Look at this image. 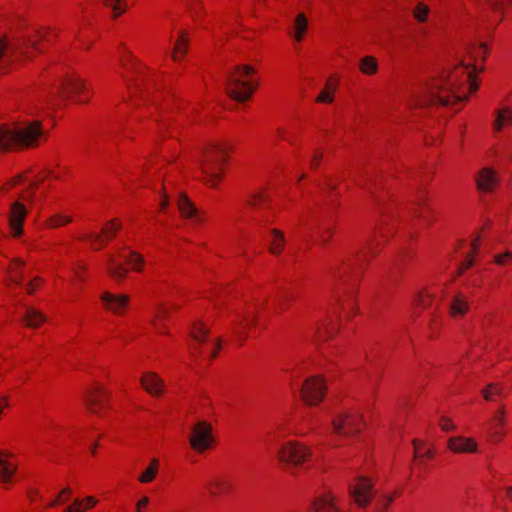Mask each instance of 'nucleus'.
<instances>
[{
  "label": "nucleus",
  "instance_id": "f257e3e1",
  "mask_svg": "<svg viewBox=\"0 0 512 512\" xmlns=\"http://www.w3.org/2000/svg\"><path fill=\"white\" fill-rule=\"evenodd\" d=\"M486 53L487 48L484 43L469 46L467 48L469 61L462 60L461 64L453 70L424 84L413 94L415 105L447 106L466 100L468 96L461 90L466 84L469 85L470 92L478 89V84L474 81V73L478 70L476 61L484 60Z\"/></svg>",
  "mask_w": 512,
  "mask_h": 512
},
{
  "label": "nucleus",
  "instance_id": "f03ea898",
  "mask_svg": "<svg viewBox=\"0 0 512 512\" xmlns=\"http://www.w3.org/2000/svg\"><path fill=\"white\" fill-rule=\"evenodd\" d=\"M43 135L41 123L33 121L25 124L0 126V151H9L17 147L37 145Z\"/></svg>",
  "mask_w": 512,
  "mask_h": 512
},
{
  "label": "nucleus",
  "instance_id": "7ed1b4c3",
  "mask_svg": "<svg viewBox=\"0 0 512 512\" xmlns=\"http://www.w3.org/2000/svg\"><path fill=\"white\" fill-rule=\"evenodd\" d=\"M254 72L255 70L248 65H239L233 71L228 72L225 85L227 93L232 99L244 102L251 97L257 83L245 80V78Z\"/></svg>",
  "mask_w": 512,
  "mask_h": 512
},
{
  "label": "nucleus",
  "instance_id": "20e7f679",
  "mask_svg": "<svg viewBox=\"0 0 512 512\" xmlns=\"http://www.w3.org/2000/svg\"><path fill=\"white\" fill-rule=\"evenodd\" d=\"M227 148L222 144H216L203 152L199 160L201 172L206 184L217 187L222 179V163L226 160Z\"/></svg>",
  "mask_w": 512,
  "mask_h": 512
},
{
  "label": "nucleus",
  "instance_id": "39448f33",
  "mask_svg": "<svg viewBox=\"0 0 512 512\" xmlns=\"http://www.w3.org/2000/svg\"><path fill=\"white\" fill-rule=\"evenodd\" d=\"M33 48L41 52V48L38 46L37 41L32 38L16 40L8 42L6 39H0V61L8 63L14 58L28 57L27 49Z\"/></svg>",
  "mask_w": 512,
  "mask_h": 512
},
{
  "label": "nucleus",
  "instance_id": "423d86ee",
  "mask_svg": "<svg viewBox=\"0 0 512 512\" xmlns=\"http://www.w3.org/2000/svg\"><path fill=\"white\" fill-rule=\"evenodd\" d=\"M333 433L341 437H349L361 430L362 416L355 412H342L331 421Z\"/></svg>",
  "mask_w": 512,
  "mask_h": 512
},
{
  "label": "nucleus",
  "instance_id": "0eeeda50",
  "mask_svg": "<svg viewBox=\"0 0 512 512\" xmlns=\"http://www.w3.org/2000/svg\"><path fill=\"white\" fill-rule=\"evenodd\" d=\"M311 456L310 449L298 442H287L279 450V459L287 466H299Z\"/></svg>",
  "mask_w": 512,
  "mask_h": 512
},
{
  "label": "nucleus",
  "instance_id": "6e6552de",
  "mask_svg": "<svg viewBox=\"0 0 512 512\" xmlns=\"http://www.w3.org/2000/svg\"><path fill=\"white\" fill-rule=\"evenodd\" d=\"M213 441L214 438L210 423L199 421L192 427L190 445L195 451L199 453L204 452L212 446Z\"/></svg>",
  "mask_w": 512,
  "mask_h": 512
},
{
  "label": "nucleus",
  "instance_id": "1a4fd4ad",
  "mask_svg": "<svg viewBox=\"0 0 512 512\" xmlns=\"http://www.w3.org/2000/svg\"><path fill=\"white\" fill-rule=\"evenodd\" d=\"M325 390V383L320 377H310L301 387V397L307 404L315 405L323 400Z\"/></svg>",
  "mask_w": 512,
  "mask_h": 512
},
{
  "label": "nucleus",
  "instance_id": "9d476101",
  "mask_svg": "<svg viewBox=\"0 0 512 512\" xmlns=\"http://www.w3.org/2000/svg\"><path fill=\"white\" fill-rule=\"evenodd\" d=\"M349 493L359 507H366L373 497V487L369 479L359 477L356 484L349 486Z\"/></svg>",
  "mask_w": 512,
  "mask_h": 512
},
{
  "label": "nucleus",
  "instance_id": "9b49d317",
  "mask_svg": "<svg viewBox=\"0 0 512 512\" xmlns=\"http://www.w3.org/2000/svg\"><path fill=\"white\" fill-rule=\"evenodd\" d=\"M413 18L419 24L417 28V33L420 37L427 38L431 33V28L434 27V24L430 18V7L426 5L424 2H417L416 5L412 8Z\"/></svg>",
  "mask_w": 512,
  "mask_h": 512
},
{
  "label": "nucleus",
  "instance_id": "f8f14e48",
  "mask_svg": "<svg viewBox=\"0 0 512 512\" xmlns=\"http://www.w3.org/2000/svg\"><path fill=\"white\" fill-rule=\"evenodd\" d=\"M377 243L373 240L367 244V247L363 249H353L348 255L342 260V265L344 266V271L352 269L356 264H361L365 261L369 256H374L377 254L376 250Z\"/></svg>",
  "mask_w": 512,
  "mask_h": 512
},
{
  "label": "nucleus",
  "instance_id": "ddd939ff",
  "mask_svg": "<svg viewBox=\"0 0 512 512\" xmlns=\"http://www.w3.org/2000/svg\"><path fill=\"white\" fill-rule=\"evenodd\" d=\"M447 447L450 451L457 454L478 452V443L475 439L462 435L450 437Z\"/></svg>",
  "mask_w": 512,
  "mask_h": 512
},
{
  "label": "nucleus",
  "instance_id": "4468645a",
  "mask_svg": "<svg viewBox=\"0 0 512 512\" xmlns=\"http://www.w3.org/2000/svg\"><path fill=\"white\" fill-rule=\"evenodd\" d=\"M84 90H87V87L81 79L69 77L62 81L55 94L57 97L66 100L70 98L71 94H79Z\"/></svg>",
  "mask_w": 512,
  "mask_h": 512
},
{
  "label": "nucleus",
  "instance_id": "2eb2a0df",
  "mask_svg": "<svg viewBox=\"0 0 512 512\" xmlns=\"http://www.w3.org/2000/svg\"><path fill=\"white\" fill-rule=\"evenodd\" d=\"M121 228V223L117 222L116 220L107 222L105 227L103 228L101 234L97 233H89L85 236V239L90 241L92 244H99V247H96V249H100L103 247V240L112 239L116 233Z\"/></svg>",
  "mask_w": 512,
  "mask_h": 512
},
{
  "label": "nucleus",
  "instance_id": "dca6fc26",
  "mask_svg": "<svg viewBox=\"0 0 512 512\" xmlns=\"http://www.w3.org/2000/svg\"><path fill=\"white\" fill-rule=\"evenodd\" d=\"M26 214L27 211L23 204H21L18 201L12 203L9 223L14 236L21 235L22 224L26 217Z\"/></svg>",
  "mask_w": 512,
  "mask_h": 512
},
{
  "label": "nucleus",
  "instance_id": "f3484780",
  "mask_svg": "<svg viewBox=\"0 0 512 512\" xmlns=\"http://www.w3.org/2000/svg\"><path fill=\"white\" fill-rule=\"evenodd\" d=\"M100 298L108 310L117 314L124 311L129 301L127 295H116L110 292H103Z\"/></svg>",
  "mask_w": 512,
  "mask_h": 512
},
{
  "label": "nucleus",
  "instance_id": "a211bd4d",
  "mask_svg": "<svg viewBox=\"0 0 512 512\" xmlns=\"http://www.w3.org/2000/svg\"><path fill=\"white\" fill-rule=\"evenodd\" d=\"M177 206L183 217L194 219L197 223H201L204 220L203 216L186 195L180 194L178 196Z\"/></svg>",
  "mask_w": 512,
  "mask_h": 512
},
{
  "label": "nucleus",
  "instance_id": "6ab92c4d",
  "mask_svg": "<svg viewBox=\"0 0 512 512\" xmlns=\"http://www.w3.org/2000/svg\"><path fill=\"white\" fill-rule=\"evenodd\" d=\"M478 189L491 192L498 183L496 172L490 168H483L476 179Z\"/></svg>",
  "mask_w": 512,
  "mask_h": 512
},
{
  "label": "nucleus",
  "instance_id": "aec40b11",
  "mask_svg": "<svg viewBox=\"0 0 512 512\" xmlns=\"http://www.w3.org/2000/svg\"><path fill=\"white\" fill-rule=\"evenodd\" d=\"M412 205V214L414 217L422 220L423 222H429L426 214L430 212L431 209L426 206V194L424 190H419L417 192Z\"/></svg>",
  "mask_w": 512,
  "mask_h": 512
},
{
  "label": "nucleus",
  "instance_id": "412c9836",
  "mask_svg": "<svg viewBox=\"0 0 512 512\" xmlns=\"http://www.w3.org/2000/svg\"><path fill=\"white\" fill-rule=\"evenodd\" d=\"M9 454L0 451V484H8L11 482L16 472V465L8 461Z\"/></svg>",
  "mask_w": 512,
  "mask_h": 512
},
{
  "label": "nucleus",
  "instance_id": "4be33fe9",
  "mask_svg": "<svg viewBox=\"0 0 512 512\" xmlns=\"http://www.w3.org/2000/svg\"><path fill=\"white\" fill-rule=\"evenodd\" d=\"M143 388L154 396H159L162 392L163 382L155 373H145L141 378Z\"/></svg>",
  "mask_w": 512,
  "mask_h": 512
},
{
  "label": "nucleus",
  "instance_id": "5701e85b",
  "mask_svg": "<svg viewBox=\"0 0 512 512\" xmlns=\"http://www.w3.org/2000/svg\"><path fill=\"white\" fill-rule=\"evenodd\" d=\"M21 321L30 328H38L46 321V317L34 307H26Z\"/></svg>",
  "mask_w": 512,
  "mask_h": 512
},
{
  "label": "nucleus",
  "instance_id": "b1692460",
  "mask_svg": "<svg viewBox=\"0 0 512 512\" xmlns=\"http://www.w3.org/2000/svg\"><path fill=\"white\" fill-rule=\"evenodd\" d=\"M105 391L101 388H95L86 398V404L92 413H99L98 408L104 406Z\"/></svg>",
  "mask_w": 512,
  "mask_h": 512
},
{
  "label": "nucleus",
  "instance_id": "393cba45",
  "mask_svg": "<svg viewBox=\"0 0 512 512\" xmlns=\"http://www.w3.org/2000/svg\"><path fill=\"white\" fill-rule=\"evenodd\" d=\"M189 44V35L186 31H180L178 38L175 41V45L172 51V58L175 61L180 60L187 53V46Z\"/></svg>",
  "mask_w": 512,
  "mask_h": 512
},
{
  "label": "nucleus",
  "instance_id": "a878e982",
  "mask_svg": "<svg viewBox=\"0 0 512 512\" xmlns=\"http://www.w3.org/2000/svg\"><path fill=\"white\" fill-rule=\"evenodd\" d=\"M314 512H339L331 494H325L317 499L313 504Z\"/></svg>",
  "mask_w": 512,
  "mask_h": 512
},
{
  "label": "nucleus",
  "instance_id": "bb28decb",
  "mask_svg": "<svg viewBox=\"0 0 512 512\" xmlns=\"http://www.w3.org/2000/svg\"><path fill=\"white\" fill-rule=\"evenodd\" d=\"M469 310L468 299L462 295L457 294L451 301L450 313L452 316H463Z\"/></svg>",
  "mask_w": 512,
  "mask_h": 512
},
{
  "label": "nucleus",
  "instance_id": "cd10ccee",
  "mask_svg": "<svg viewBox=\"0 0 512 512\" xmlns=\"http://www.w3.org/2000/svg\"><path fill=\"white\" fill-rule=\"evenodd\" d=\"M107 271L109 275L116 281L123 280L127 274V269L123 266L122 263L116 262L113 256H109Z\"/></svg>",
  "mask_w": 512,
  "mask_h": 512
},
{
  "label": "nucleus",
  "instance_id": "c85d7f7f",
  "mask_svg": "<svg viewBox=\"0 0 512 512\" xmlns=\"http://www.w3.org/2000/svg\"><path fill=\"white\" fill-rule=\"evenodd\" d=\"M504 410L500 409L497 414L493 417L491 421V425L489 428V432L492 436H494L497 440H501L504 433L502 432V427L504 426Z\"/></svg>",
  "mask_w": 512,
  "mask_h": 512
},
{
  "label": "nucleus",
  "instance_id": "c756f323",
  "mask_svg": "<svg viewBox=\"0 0 512 512\" xmlns=\"http://www.w3.org/2000/svg\"><path fill=\"white\" fill-rule=\"evenodd\" d=\"M294 33L293 36L297 42H301L304 38V34L308 29V21L303 13H299L294 22Z\"/></svg>",
  "mask_w": 512,
  "mask_h": 512
},
{
  "label": "nucleus",
  "instance_id": "7c9ffc66",
  "mask_svg": "<svg viewBox=\"0 0 512 512\" xmlns=\"http://www.w3.org/2000/svg\"><path fill=\"white\" fill-rule=\"evenodd\" d=\"M158 469L159 460L154 458L150 461L149 466L138 477L139 482L144 484L152 482L158 473Z\"/></svg>",
  "mask_w": 512,
  "mask_h": 512
},
{
  "label": "nucleus",
  "instance_id": "2f4dec72",
  "mask_svg": "<svg viewBox=\"0 0 512 512\" xmlns=\"http://www.w3.org/2000/svg\"><path fill=\"white\" fill-rule=\"evenodd\" d=\"M247 206L256 211L268 205V199L263 193L252 194L245 200Z\"/></svg>",
  "mask_w": 512,
  "mask_h": 512
},
{
  "label": "nucleus",
  "instance_id": "473e14b6",
  "mask_svg": "<svg viewBox=\"0 0 512 512\" xmlns=\"http://www.w3.org/2000/svg\"><path fill=\"white\" fill-rule=\"evenodd\" d=\"M271 233H272V242L270 245V251L273 254L278 255L284 247V241H285L284 234L280 230H277V229H273L271 231Z\"/></svg>",
  "mask_w": 512,
  "mask_h": 512
},
{
  "label": "nucleus",
  "instance_id": "72a5a7b5",
  "mask_svg": "<svg viewBox=\"0 0 512 512\" xmlns=\"http://www.w3.org/2000/svg\"><path fill=\"white\" fill-rule=\"evenodd\" d=\"M359 68L362 73L372 75L377 72L378 63L373 56H365L361 61Z\"/></svg>",
  "mask_w": 512,
  "mask_h": 512
},
{
  "label": "nucleus",
  "instance_id": "f704fd0d",
  "mask_svg": "<svg viewBox=\"0 0 512 512\" xmlns=\"http://www.w3.org/2000/svg\"><path fill=\"white\" fill-rule=\"evenodd\" d=\"M510 122H512V111L508 108L499 110L494 123V129L499 132L502 130L505 123Z\"/></svg>",
  "mask_w": 512,
  "mask_h": 512
},
{
  "label": "nucleus",
  "instance_id": "c9c22d12",
  "mask_svg": "<svg viewBox=\"0 0 512 512\" xmlns=\"http://www.w3.org/2000/svg\"><path fill=\"white\" fill-rule=\"evenodd\" d=\"M103 4L112 10L114 18L123 14L127 8L125 0H103Z\"/></svg>",
  "mask_w": 512,
  "mask_h": 512
},
{
  "label": "nucleus",
  "instance_id": "e433bc0d",
  "mask_svg": "<svg viewBox=\"0 0 512 512\" xmlns=\"http://www.w3.org/2000/svg\"><path fill=\"white\" fill-rule=\"evenodd\" d=\"M24 265V262L20 259L15 260L9 269L10 281L20 285L22 283V275L20 274V268Z\"/></svg>",
  "mask_w": 512,
  "mask_h": 512
},
{
  "label": "nucleus",
  "instance_id": "4c0bfd02",
  "mask_svg": "<svg viewBox=\"0 0 512 512\" xmlns=\"http://www.w3.org/2000/svg\"><path fill=\"white\" fill-rule=\"evenodd\" d=\"M209 330L202 324H194L191 337L198 343L203 344L206 340V336L208 335Z\"/></svg>",
  "mask_w": 512,
  "mask_h": 512
},
{
  "label": "nucleus",
  "instance_id": "58836bf2",
  "mask_svg": "<svg viewBox=\"0 0 512 512\" xmlns=\"http://www.w3.org/2000/svg\"><path fill=\"white\" fill-rule=\"evenodd\" d=\"M207 488L212 495H217L228 490L229 485L224 480L215 479L207 484Z\"/></svg>",
  "mask_w": 512,
  "mask_h": 512
},
{
  "label": "nucleus",
  "instance_id": "ea45409f",
  "mask_svg": "<svg viewBox=\"0 0 512 512\" xmlns=\"http://www.w3.org/2000/svg\"><path fill=\"white\" fill-rule=\"evenodd\" d=\"M482 395L487 401H495V396L502 395V388L496 384H489L482 390Z\"/></svg>",
  "mask_w": 512,
  "mask_h": 512
},
{
  "label": "nucleus",
  "instance_id": "a19ab883",
  "mask_svg": "<svg viewBox=\"0 0 512 512\" xmlns=\"http://www.w3.org/2000/svg\"><path fill=\"white\" fill-rule=\"evenodd\" d=\"M120 256L129 263L133 269L139 270L143 263V258L134 251L129 252L128 255L120 254Z\"/></svg>",
  "mask_w": 512,
  "mask_h": 512
},
{
  "label": "nucleus",
  "instance_id": "79ce46f5",
  "mask_svg": "<svg viewBox=\"0 0 512 512\" xmlns=\"http://www.w3.org/2000/svg\"><path fill=\"white\" fill-rule=\"evenodd\" d=\"M169 313V309L162 305V304H158L155 311H154V316H153V319H152V324L156 327V329L162 333V331L159 329L158 325H157V322L158 321H162Z\"/></svg>",
  "mask_w": 512,
  "mask_h": 512
},
{
  "label": "nucleus",
  "instance_id": "37998d69",
  "mask_svg": "<svg viewBox=\"0 0 512 512\" xmlns=\"http://www.w3.org/2000/svg\"><path fill=\"white\" fill-rule=\"evenodd\" d=\"M71 221H72L71 217L66 216V215L57 214V215L50 217L48 222H49L50 227L56 228V227H60L62 225L68 224Z\"/></svg>",
  "mask_w": 512,
  "mask_h": 512
},
{
  "label": "nucleus",
  "instance_id": "c03bdc74",
  "mask_svg": "<svg viewBox=\"0 0 512 512\" xmlns=\"http://www.w3.org/2000/svg\"><path fill=\"white\" fill-rule=\"evenodd\" d=\"M335 332V328H329L328 324L323 323L321 327H318L315 331V334L318 338H325L326 335L330 336Z\"/></svg>",
  "mask_w": 512,
  "mask_h": 512
},
{
  "label": "nucleus",
  "instance_id": "a18cd8bd",
  "mask_svg": "<svg viewBox=\"0 0 512 512\" xmlns=\"http://www.w3.org/2000/svg\"><path fill=\"white\" fill-rule=\"evenodd\" d=\"M508 2H510V0H488L490 7L495 12H502L505 4Z\"/></svg>",
  "mask_w": 512,
  "mask_h": 512
},
{
  "label": "nucleus",
  "instance_id": "49530a36",
  "mask_svg": "<svg viewBox=\"0 0 512 512\" xmlns=\"http://www.w3.org/2000/svg\"><path fill=\"white\" fill-rule=\"evenodd\" d=\"M440 427L443 431L449 432L456 429V425L448 418L442 417L440 420Z\"/></svg>",
  "mask_w": 512,
  "mask_h": 512
},
{
  "label": "nucleus",
  "instance_id": "de8ad7c7",
  "mask_svg": "<svg viewBox=\"0 0 512 512\" xmlns=\"http://www.w3.org/2000/svg\"><path fill=\"white\" fill-rule=\"evenodd\" d=\"M316 101L317 102H322V103H332V101H333V94L330 93L328 90L324 89L323 91L320 92V94L316 98Z\"/></svg>",
  "mask_w": 512,
  "mask_h": 512
},
{
  "label": "nucleus",
  "instance_id": "09e8293b",
  "mask_svg": "<svg viewBox=\"0 0 512 512\" xmlns=\"http://www.w3.org/2000/svg\"><path fill=\"white\" fill-rule=\"evenodd\" d=\"M189 9L196 16L199 12L203 11V5L199 0H191L189 2Z\"/></svg>",
  "mask_w": 512,
  "mask_h": 512
},
{
  "label": "nucleus",
  "instance_id": "8fccbe9b",
  "mask_svg": "<svg viewBox=\"0 0 512 512\" xmlns=\"http://www.w3.org/2000/svg\"><path fill=\"white\" fill-rule=\"evenodd\" d=\"M430 295H425L423 293H419L415 298V304L419 306L426 307L430 303Z\"/></svg>",
  "mask_w": 512,
  "mask_h": 512
},
{
  "label": "nucleus",
  "instance_id": "3c124183",
  "mask_svg": "<svg viewBox=\"0 0 512 512\" xmlns=\"http://www.w3.org/2000/svg\"><path fill=\"white\" fill-rule=\"evenodd\" d=\"M291 296L287 292H283L276 297L277 305L280 309H285L284 302L289 301Z\"/></svg>",
  "mask_w": 512,
  "mask_h": 512
},
{
  "label": "nucleus",
  "instance_id": "603ef678",
  "mask_svg": "<svg viewBox=\"0 0 512 512\" xmlns=\"http://www.w3.org/2000/svg\"><path fill=\"white\" fill-rule=\"evenodd\" d=\"M414 449H415V455L416 456H425L427 458H431L433 456V452L431 449H428L423 455L419 453L420 445H422V442L418 440L413 441Z\"/></svg>",
  "mask_w": 512,
  "mask_h": 512
},
{
  "label": "nucleus",
  "instance_id": "864d4df0",
  "mask_svg": "<svg viewBox=\"0 0 512 512\" xmlns=\"http://www.w3.org/2000/svg\"><path fill=\"white\" fill-rule=\"evenodd\" d=\"M82 501L75 499L74 503L68 506L64 512H82Z\"/></svg>",
  "mask_w": 512,
  "mask_h": 512
},
{
  "label": "nucleus",
  "instance_id": "5fc2aeb1",
  "mask_svg": "<svg viewBox=\"0 0 512 512\" xmlns=\"http://www.w3.org/2000/svg\"><path fill=\"white\" fill-rule=\"evenodd\" d=\"M41 282H42L41 278H39V277L34 278L32 281H30L27 284V286H26L27 292L30 294L33 293L35 287L37 285H39Z\"/></svg>",
  "mask_w": 512,
  "mask_h": 512
},
{
  "label": "nucleus",
  "instance_id": "6e6d98bb",
  "mask_svg": "<svg viewBox=\"0 0 512 512\" xmlns=\"http://www.w3.org/2000/svg\"><path fill=\"white\" fill-rule=\"evenodd\" d=\"M331 236V230L327 229L324 232H319L320 242L321 244H326Z\"/></svg>",
  "mask_w": 512,
  "mask_h": 512
},
{
  "label": "nucleus",
  "instance_id": "4d7b16f0",
  "mask_svg": "<svg viewBox=\"0 0 512 512\" xmlns=\"http://www.w3.org/2000/svg\"><path fill=\"white\" fill-rule=\"evenodd\" d=\"M472 265H473L472 259L471 258H467L466 261L463 262L461 264V266L459 267L458 275L462 274L464 272V270L470 268Z\"/></svg>",
  "mask_w": 512,
  "mask_h": 512
},
{
  "label": "nucleus",
  "instance_id": "13d9d810",
  "mask_svg": "<svg viewBox=\"0 0 512 512\" xmlns=\"http://www.w3.org/2000/svg\"><path fill=\"white\" fill-rule=\"evenodd\" d=\"M96 504H97V500L94 497L89 496L86 498V505L85 506L82 505V509L85 510V509L91 508V507L95 506Z\"/></svg>",
  "mask_w": 512,
  "mask_h": 512
},
{
  "label": "nucleus",
  "instance_id": "bf43d9fd",
  "mask_svg": "<svg viewBox=\"0 0 512 512\" xmlns=\"http://www.w3.org/2000/svg\"><path fill=\"white\" fill-rule=\"evenodd\" d=\"M255 323V317L251 314L245 316V318L241 321V325L249 326Z\"/></svg>",
  "mask_w": 512,
  "mask_h": 512
},
{
  "label": "nucleus",
  "instance_id": "052dcab7",
  "mask_svg": "<svg viewBox=\"0 0 512 512\" xmlns=\"http://www.w3.org/2000/svg\"><path fill=\"white\" fill-rule=\"evenodd\" d=\"M149 503L148 497H142L136 504L137 512H140L141 508L146 507Z\"/></svg>",
  "mask_w": 512,
  "mask_h": 512
},
{
  "label": "nucleus",
  "instance_id": "680f3d73",
  "mask_svg": "<svg viewBox=\"0 0 512 512\" xmlns=\"http://www.w3.org/2000/svg\"><path fill=\"white\" fill-rule=\"evenodd\" d=\"M506 258H512V254L507 252L505 254H500L495 257V262L497 264H503Z\"/></svg>",
  "mask_w": 512,
  "mask_h": 512
},
{
  "label": "nucleus",
  "instance_id": "e2e57ef3",
  "mask_svg": "<svg viewBox=\"0 0 512 512\" xmlns=\"http://www.w3.org/2000/svg\"><path fill=\"white\" fill-rule=\"evenodd\" d=\"M37 36L39 37V39L41 41H44V42L49 41V31L48 30L38 31Z\"/></svg>",
  "mask_w": 512,
  "mask_h": 512
},
{
  "label": "nucleus",
  "instance_id": "0e129e2a",
  "mask_svg": "<svg viewBox=\"0 0 512 512\" xmlns=\"http://www.w3.org/2000/svg\"><path fill=\"white\" fill-rule=\"evenodd\" d=\"M336 85V83H333L331 79H329L326 83L325 90H328L330 93L333 94L336 89Z\"/></svg>",
  "mask_w": 512,
  "mask_h": 512
},
{
  "label": "nucleus",
  "instance_id": "69168bd1",
  "mask_svg": "<svg viewBox=\"0 0 512 512\" xmlns=\"http://www.w3.org/2000/svg\"><path fill=\"white\" fill-rule=\"evenodd\" d=\"M66 500H67V499H65V498H61V496H57V498H56V499H54V501H53V502H51V503L49 504V506H50V507H54V506L58 505L59 503H63V502H65Z\"/></svg>",
  "mask_w": 512,
  "mask_h": 512
},
{
  "label": "nucleus",
  "instance_id": "338daca9",
  "mask_svg": "<svg viewBox=\"0 0 512 512\" xmlns=\"http://www.w3.org/2000/svg\"><path fill=\"white\" fill-rule=\"evenodd\" d=\"M320 159H321V154H315L314 155L312 163H311L313 168H315L318 165Z\"/></svg>",
  "mask_w": 512,
  "mask_h": 512
},
{
  "label": "nucleus",
  "instance_id": "774afa93",
  "mask_svg": "<svg viewBox=\"0 0 512 512\" xmlns=\"http://www.w3.org/2000/svg\"><path fill=\"white\" fill-rule=\"evenodd\" d=\"M253 219L255 220V222H257L258 224H265V223H268L269 220L265 217H257V216H254Z\"/></svg>",
  "mask_w": 512,
  "mask_h": 512
}]
</instances>
